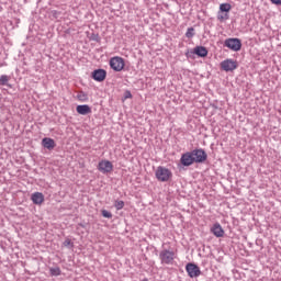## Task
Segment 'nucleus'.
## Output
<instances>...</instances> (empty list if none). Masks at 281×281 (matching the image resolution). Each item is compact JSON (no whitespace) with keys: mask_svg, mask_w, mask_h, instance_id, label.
Returning a JSON list of instances; mask_svg holds the SVG:
<instances>
[{"mask_svg":"<svg viewBox=\"0 0 281 281\" xmlns=\"http://www.w3.org/2000/svg\"><path fill=\"white\" fill-rule=\"evenodd\" d=\"M176 258H177V254L175 252V250L162 249L159 252V260H160L161 265L172 266V265H175Z\"/></svg>","mask_w":281,"mask_h":281,"instance_id":"f257e3e1","label":"nucleus"},{"mask_svg":"<svg viewBox=\"0 0 281 281\" xmlns=\"http://www.w3.org/2000/svg\"><path fill=\"white\" fill-rule=\"evenodd\" d=\"M155 175H156V179L158 181H161L162 183L170 181V179L172 178V171H170V169L162 166L157 167Z\"/></svg>","mask_w":281,"mask_h":281,"instance_id":"f03ea898","label":"nucleus"},{"mask_svg":"<svg viewBox=\"0 0 281 281\" xmlns=\"http://www.w3.org/2000/svg\"><path fill=\"white\" fill-rule=\"evenodd\" d=\"M224 47L232 49V52H240L243 42L238 37H229L224 41Z\"/></svg>","mask_w":281,"mask_h":281,"instance_id":"7ed1b4c3","label":"nucleus"},{"mask_svg":"<svg viewBox=\"0 0 281 281\" xmlns=\"http://www.w3.org/2000/svg\"><path fill=\"white\" fill-rule=\"evenodd\" d=\"M190 153L193 158V164H204V161H207V153H205L204 149H193Z\"/></svg>","mask_w":281,"mask_h":281,"instance_id":"20e7f679","label":"nucleus"},{"mask_svg":"<svg viewBox=\"0 0 281 281\" xmlns=\"http://www.w3.org/2000/svg\"><path fill=\"white\" fill-rule=\"evenodd\" d=\"M125 66L126 64L124 63V58L120 56H115L110 59V67L113 71H122Z\"/></svg>","mask_w":281,"mask_h":281,"instance_id":"39448f33","label":"nucleus"},{"mask_svg":"<svg viewBox=\"0 0 281 281\" xmlns=\"http://www.w3.org/2000/svg\"><path fill=\"white\" fill-rule=\"evenodd\" d=\"M186 271L189 278H199V276H201V268H199L196 263H192V262L187 263Z\"/></svg>","mask_w":281,"mask_h":281,"instance_id":"423d86ee","label":"nucleus"},{"mask_svg":"<svg viewBox=\"0 0 281 281\" xmlns=\"http://www.w3.org/2000/svg\"><path fill=\"white\" fill-rule=\"evenodd\" d=\"M221 69L223 71H234L238 69V63L234 59H225L221 63Z\"/></svg>","mask_w":281,"mask_h":281,"instance_id":"0eeeda50","label":"nucleus"},{"mask_svg":"<svg viewBox=\"0 0 281 281\" xmlns=\"http://www.w3.org/2000/svg\"><path fill=\"white\" fill-rule=\"evenodd\" d=\"M98 170L103 175H109V172H113V162L110 160H101L98 165Z\"/></svg>","mask_w":281,"mask_h":281,"instance_id":"6e6552de","label":"nucleus"},{"mask_svg":"<svg viewBox=\"0 0 281 281\" xmlns=\"http://www.w3.org/2000/svg\"><path fill=\"white\" fill-rule=\"evenodd\" d=\"M91 78L95 80V82H104L106 80V70L99 68L92 71Z\"/></svg>","mask_w":281,"mask_h":281,"instance_id":"1a4fd4ad","label":"nucleus"},{"mask_svg":"<svg viewBox=\"0 0 281 281\" xmlns=\"http://www.w3.org/2000/svg\"><path fill=\"white\" fill-rule=\"evenodd\" d=\"M192 54H195V56H199L200 58H205V56H207V48L204 46H196L193 50L187 53V56L190 57Z\"/></svg>","mask_w":281,"mask_h":281,"instance_id":"9d476101","label":"nucleus"},{"mask_svg":"<svg viewBox=\"0 0 281 281\" xmlns=\"http://www.w3.org/2000/svg\"><path fill=\"white\" fill-rule=\"evenodd\" d=\"M180 164H182L184 167L192 166V164H194V158L192 157V154L190 151L182 154L180 158Z\"/></svg>","mask_w":281,"mask_h":281,"instance_id":"9b49d317","label":"nucleus"},{"mask_svg":"<svg viewBox=\"0 0 281 281\" xmlns=\"http://www.w3.org/2000/svg\"><path fill=\"white\" fill-rule=\"evenodd\" d=\"M211 232L216 236V238H223L225 236V231L220 223L213 224V226L211 227Z\"/></svg>","mask_w":281,"mask_h":281,"instance_id":"f8f14e48","label":"nucleus"},{"mask_svg":"<svg viewBox=\"0 0 281 281\" xmlns=\"http://www.w3.org/2000/svg\"><path fill=\"white\" fill-rule=\"evenodd\" d=\"M43 148H47V150H54L56 148V142L53 138L44 137L42 139Z\"/></svg>","mask_w":281,"mask_h":281,"instance_id":"ddd939ff","label":"nucleus"},{"mask_svg":"<svg viewBox=\"0 0 281 281\" xmlns=\"http://www.w3.org/2000/svg\"><path fill=\"white\" fill-rule=\"evenodd\" d=\"M31 200L35 205H41L45 201V195L41 192H35L32 194Z\"/></svg>","mask_w":281,"mask_h":281,"instance_id":"4468645a","label":"nucleus"},{"mask_svg":"<svg viewBox=\"0 0 281 281\" xmlns=\"http://www.w3.org/2000/svg\"><path fill=\"white\" fill-rule=\"evenodd\" d=\"M76 111L79 115H89L91 113V106L88 104L77 105Z\"/></svg>","mask_w":281,"mask_h":281,"instance_id":"2eb2a0df","label":"nucleus"},{"mask_svg":"<svg viewBox=\"0 0 281 281\" xmlns=\"http://www.w3.org/2000/svg\"><path fill=\"white\" fill-rule=\"evenodd\" d=\"M8 82H10V77L8 75H1L0 87H8Z\"/></svg>","mask_w":281,"mask_h":281,"instance_id":"dca6fc26","label":"nucleus"},{"mask_svg":"<svg viewBox=\"0 0 281 281\" xmlns=\"http://www.w3.org/2000/svg\"><path fill=\"white\" fill-rule=\"evenodd\" d=\"M220 10H221V12H229V10H232V4H229V3H222L220 5Z\"/></svg>","mask_w":281,"mask_h":281,"instance_id":"f3484780","label":"nucleus"},{"mask_svg":"<svg viewBox=\"0 0 281 281\" xmlns=\"http://www.w3.org/2000/svg\"><path fill=\"white\" fill-rule=\"evenodd\" d=\"M49 273H50V276L58 277V276H60V273H63V272L60 271V268H59V267H55V268H50V269H49Z\"/></svg>","mask_w":281,"mask_h":281,"instance_id":"a211bd4d","label":"nucleus"},{"mask_svg":"<svg viewBox=\"0 0 281 281\" xmlns=\"http://www.w3.org/2000/svg\"><path fill=\"white\" fill-rule=\"evenodd\" d=\"M114 207H115L116 210H124V201H122V200H116V201L114 202Z\"/></svg>","mask_w":281,"mask_h":281,"instance_id":"6ab92c4d","label":"nucleus"},{"mask_svg":"<svg viewBox=\"0 0 281 281\" xmlns=\"http://www.w3.org/2000/svg\"><path fill=\"white\" fill-rule=\"evenodd\" d=\"M194 27H189L188 30H187V32H186V37L187 38H193V36H194Z\"/></svg>","mask_w":281,"mask_h":281,"instance_id":"aec40b11","label":"nucleus"},{"mask_svg":"<svg viewBox=\"0 0 281 281\" xmlns=\"http://www.w3.org/2000/svg\"><path fill=\"white\" fill-rule=\"evenodd\" d=\"M64 247H68L69 249H74V241L71 239L66 238L64 241Z\"/></svg>","mask_w":281,"mask_h":281,"instance_id":"412c9836","label":"nucleus"},{"mask_svg":"<svg viewBox=\"0 0 281 281\" xmlns=\"http://www.w3.org/2000/svg\"><path fill=\"white\" fill-rule=\"evenodd\" d=\"M77 98H78V100H80V102H87V100H88L87 93H85V92H80L77 95Z\"/></svg>","mask_w":281,"mask_h":281,"instance_id":"4be33fe9","label":"nucleus"},{"mask_svg":"<svg viewBox=\"0 0 281 281\" xmlns=\"http://www.w3.org/2000/svg\"><path fill=\"white\" fill-rule=\"evenodd\" d=\"M101 214H102L103 218H113V213H111L106 210L101 211Z\"/></svg>","mask_w":281,"mask_h":281,"instance_id":"5701e85b","label":"nucleus"},{"mask_svg":"<svg viewBox=\"0 0 281 281\" xmlns=\"http://www.w3.org/2000/svg\"><path fill=\"white\" fill-rule=\"evenodd\" d=\"M220 21H226L227 19H229V15H227V13H225L224 15L218 16Z\"/></svg>","mask_w":281,"mask_h":281,"instance_id":"b1692460","label":"nucleus"},{"mask_svg":"<svg viewBox=\"0 0 281 281\" xmlns=\"http://www.w3.org/2000/svg\"><path fill=\"white\" fill-rule=\"evenodd\" d=\"M92 41H95L97 43H100V35L93 34L92 35Z\"/></svg>","mask_w":281,"mask_h":281,"instance_id":"393cba45","label":"nucleus"},{"mask_svg":"<svg viewBox=\"0 0 281 281\" xmlns=\"http://www.w3.org/2000/svg\"><path fill=\"white\" fill-rule=\"evenodd\" d=\"M130 98H133V94L131 93V91L126 90L125 91V100H128Z\"/></svg>","mask_w":281,"mask_h":281,"instance_id":"a878e982","label":"nucleus"},{"mask_svg":"<svg viewBox=\"0 0 281 281\" xmlns=\"http://www.w3.org/2000/svg\"><path fill=\"white\" fill-rule=\"evenodd\" d=\"M274 5H281V0H270Z\"/></svg>","mask_w":281,"mask_h":281,"instance_id":"bb28decb","label":"nucleus"},{"mask_svg":"<svg viewBox=\"0 0 281 281\" xmlns=\"http://www.w3.org/2000/svg\"><path fill=\"white\" fill-rule=\"evenodd\" d=\"M143 281H148V279H144Z\"/></svg>","mask_w":281,"mask_h":281,"instance_id":"cd10ccee","label":"nucleus"}]
</instances>
